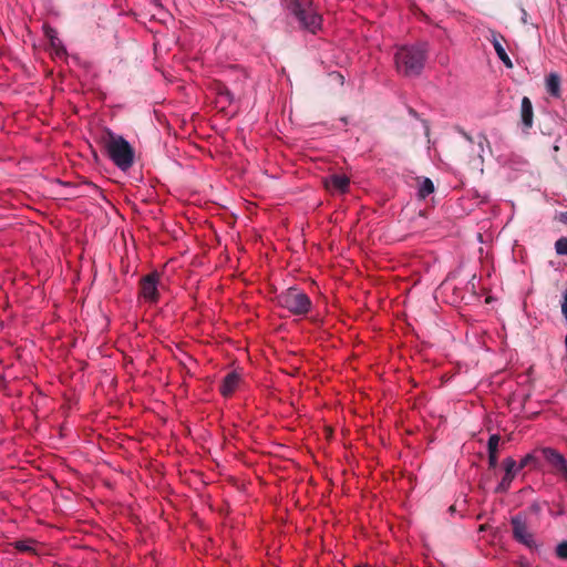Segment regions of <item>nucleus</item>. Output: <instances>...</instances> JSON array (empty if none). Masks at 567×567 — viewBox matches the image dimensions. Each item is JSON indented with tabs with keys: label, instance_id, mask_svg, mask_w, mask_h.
Returning a JSON list of instances; mask_svg holds the SVG:
<instances>
[{
	"label": "nucleus",
	"instance_id": "7",
	"mask_svg": "<svg viewBox=\"0 0 567 567\" xmlns=\"http://www.w3.org/2000/svg\"><path fill=\"white\" fill-rule=\"evenodd\" d=\"M543 457L550 465L551 470L567 480V460L557 450L551 447L542 449Z\"/></svg>",
	"mask_w": 567,
	"mask_h": 567
},
{
	"label": "nucleus",
	"instance_id": "11",
	"mask_svg": "<svg viewBox=\"0 0 567 567\" xmlns=\"http://www.w3.org/2000/svg\"><path fill=\"white\" fill-rule=\"evenodd\" d=\"M504 467H505V475L497 486L498 492L507 491L509 488L512 481L514 480L516 473L518 472L516 462L511 457H507L506 460H504Z\"/></svg>",
	"mask_w": 567,
	"mask_h": 567
},
{
	"label": "nucleus",
	"instance_id": "3",
	"mask_svg": "<svg viewBox=\"0 0 567 567\" xmlns=\"http://www.w3.org/2000/svg\"><path fill=\"white\" fill-rule=\"evenodd\" d=\"M279 305L296 316H302L309 312L311 300L302 290L290 287L278 296Z\"/></svg>",
	"mask_w": 567,
	"mask_h": 567
},
{
	"label": "nucleus",
	"instance_id": "17",
	"mask_svg": "<svg viewBox=\"0 0 567 567\" xmlns=\"http://www.w3.org/2000/svg\"><path fill=\"white\" fill-rule=\"evenodd\" d=\"M216 91L220 99H223L227 103H231L234 96L226 85H224L223 83H217Z\"/></svg>",
	"mask_w": 567,
	"mask_h": 567
},
{
	"label": "nucleus",
	"instance_id": "4",
	"mask_svg": "<svg viewBox=\"0 0 567 567\" xmlns=\"http://www.w3.org/2000/svg\"><path fill=\"white\" fill-rule=\"evenodd\" d=\"M439 290L444 297L445 302L458 307V303L461 302V291L456 274H450L449 277L440 285Z\"/></svg>",
	"mask_w": 567,
	"mask_h": 567
},
{
	"label": "nucleus",
	"instance_id": "26",
	"mask_svg": "<svg viewBox=\"0 0 567 567\" xmlns=\"http://www.w3.org/2000/svg\"><path fill=\"white\" fill-rule=\"evenodd\" d=\"M466 140H467V142L471 144V146L474 148V147H475V145H474L473 140H472L471 137H467V136H466Z\"/></svg>",
	"mask_w": 567,
	"mask_h": 567
},
{
	"label": "nucleus",
	"instance_id": "23",
	"mask_svg": "<svg viewBox=\"0 0 567 567\" xmlns=\"http://www.w3.org/2000/svg\"><path fill=\"white\" fill-rule=\"evenodd\" d=\"M561 313L565 317V319L567 320V289L565 290L564 296H563Z\"/></svg>",
	"mask_w": 567,
	"mask_h": 567
},
{
	"label": "nucleus",
	"instance_id": "24",
	"mask_svg": "<svg viewBox=\"0 0 567 567\" xmlns=\"http://www.w3.org/2000/svg\"><path fill=\"white\" fill-rule=\"evenodd\" d=\"M489 466L495 467L497 465V453H488Z\"/></svg>",
	"mask_w": 567,
	"mask_h": 567
},
{
	"label": "nucleus",
	"instance_id": "25",
	"mask_svg": "<svg viewBox=\"0 0 567 567\" xmlns=\"http://www.w3.org/2000/svg\"><path fill=\"white\" fill-rule=\"evenodd\" d=\"M449 512H450L451 514L456 513V512H457V506H456V504H452V505L449 507Z\"/></svg>",
	"mask_w": 567,
	"mask_h": 567
},
{
	"label": "nucleus",
	"instance_id": "10",
	"mask_svg": "<svg viewBox=\"0 0 567 567\" xmlns=\"http://www.w3.org/2000/svg\"><path fill=\"white\" fill-rule=\"evenodd\" d=\"M512 525L515 538L526 546H532L533 536L528 533L525 522L520 517L516 516L513 517Z\"/></svg>",
	"mask_w": 567,
	"mask_h": 567
},
{
	"label": "nucleus",
	"instance_id": "9",
	"mask_svg": "<svg viewBox=\"0 0 567 567\" xmlns=\"http://www.w3.org/2000/svg\"><path fill=\"white\" fill-rule=\"evenodd\" d=\"M241 383V377L238 372L231 371L225 375L219 386V391L223 396L228 398L239 388Z\"/></svg>",
	"mask_w": 567,
	"mask_h": 567
},
{
	"label": "nucleus",
	"instance_id": "1",
	"mask_svg": "<svg viewBox=\"0 0 567 567\" xmlns=\"http://www.w3.org/2000/svg\"><path fill=\"white\" fill-rule=\"evenodd\" d=\"M100 143L118 168L126 171L132 167L134 150L123 136L115 135L111 130H105L100 137Z\"/></svg>",
	"mask_w": 567,
	"mask_h": 567
},
{
	"label": "nucleus",
	"instance_id": "19",
	"mask_svg": "<svg viewBox=\"0 0 567 567\" xmlns=\"http://www.w3.org/2000/svg\"><path fill=\"white\" fill-rule=\"evenodd\" d=\"M499 441H501V437L497 434H493L489 436L488 444H487L488 453H492V452L497 453Z\"/></svg>",
	"mask_w": 567,
	"mask_h": 567
},
{
	"label": "nucleus",
	"instance_id": "5",
	"mask_svg": "<svg viewBox=\"0 0 567 567\" xmlns=\"http://www.w3.org/2000/svg\"><path fill=\"white\" fill-rule=\"evenodd\" d=\"M292 11L305 29L316 32V30L320 28L321 17L318 13L310 9L302 8L299 2L293 4Z\"/></svg>",
	"mask_w": 567,
	"mask_h": 567
},
{
	"label": "nucleus",
	"instance_id": "12",
	"mask_svg": "<svg viewBox=\"0 0 567 567\" xmlns=\"http://www.w3.org/2000/svg\"><path fill=\"white\" fill-rule=\"evenodd\" d=\"M489 41L492 42L493 44V48L498 56V59L507 66V68H512L513 66V63H512V60L509 59L508 54L506 53L505 51V48L503 45V42L505 41L504 38L495 32V31H491V34H489Z\"/></svg>",
	"mask_w": 567,
	"mask_h": 567
},
{
	"label": "nucleus",
	"instance_id": "21",
	"mask_svg": "<svg viewBox=\"0 0 567 567\" xmlns=\"http://www.w3.org/2000/svg\"><path fill=\"white\" fill-rule=\"evenodd\" d=\"M556 553L558 557L567 559V542H563L557 546Z\"/></svg>",
	"mask_w": 567,
	"mask_h": 567
},
{
	"label": "nucleus",
	"instance_id": "8",
	"mask_svg": "<svg viewBox=\"0 0 567 567\" xmlns=\"http://www.w3.org/2000/svg\"><path fill=\"white\" fill-rule=\"evenodd\" d=\"M323 185L331 194H346L349 190L350 178L343 174H332L323 179Z\"/></svg>",
	"mask_w": 567,
	"mask_h": 567
},
{
	"label": "nucleus",
	"instance_id": "20",
	"mask_svg": "<svg viewBox=\"0 0 567 567\" xmlns=\"http://www.w3.org/2000/svg\"><path fill=\"white\" fill-rule=\"evenodd\" d=\"M555 249L558 255H567V238L561 237L555 243Z\"/></svg>",
	"mask_w": 567,
	"mask_h": 567
},
{
	"label": "nucleus",
	"instance_id": "18",
	"mask_svg": "<svg viewBox=\"0 0 567 567\" xmlns=\"http://www.w3.org/2000/svg\"><path fill=\"white\" fill-rule=\"evenodd\" d=\"M34 542L33 540H18L14 544V548L22 553H33L34 551Z\"/></svg>",
	"mask_w": 567,
	"mask_h": 567
},
{
	"label": "nucleus",
	"instance_id": "6",
	"mask_svg": "<svg viewBox=\"0 0 567 567\" xmlns=\"http://www.w3.org/2000/svg\"><path fill=\"white\" fill-rule=\"evenodd\" d=\"M158 280L159 276L156 272H151L141 279L140 293L146 301L153 303L158 300Z\"/></svg>",
	"mask_w": 567,
	"mask_h": 567
},
{
	"label": "nucleus",
	"instance_id": "15",
	"mask_svg": "<svg viewBox=\"0 0 567 567\" xmlns=\"http://www.w3.org/2000/svg\"><path fill=\"white\" fill-rule=\"evenodd\" d=\"M484 141H485V138H483V137L478 138V142L476 144L477 156L475 158H473V161L471 162L473 168L477 169L480 173H483V157H482L481 153L484 151V148H483Z\"/></svg>",
	"mask_w": 567,
	"mask_h": 567
},
{
	"label": "nucleus",
	"instance_id": "2",
	"mask_svg": "<svg viewBox=\"0 0 567 567\" xmlns=\"http://www.w3.org/2000/svg\"><path fill=\"white\" fill-rule=\"evenodd\" d=\"M394 60L399 73L405 76H416L424 68L426 45L421 43L402 47L396 51Z\"/></svg>",
	"mask_w": 567,
	"mask_h": 567
},
{
	"label": "nucleus",
	"instance_id": "13",
	"mask_svg": "<svg viewBox=\"0 0 567 567\" xmlns=\"http://www.w3.org/2000/svg\"><path fill=\"white\" fill-rule=\"evenodd\" d=\"M522 123L525 128H530L533 125V106L528 97H523L520 105Z\"/></svg>",
	"mask_w": 567,
	"mask_h": 567
},
{
	"label": "nucleus",
	"instance_id": "27",
	"mask_svg": "<svg viewBox=\"0 0 567 567\" xmlns=\"http://www.w3.org/2000/svg\"><path fill=\"white\" fill-rule=\"evenodd\" d=\"M50 38H51V43L54 45V40H58V39L54 37H50Z\"/></svg>",
	"mask_w": 567,
	"mask_h": 567
},
{
	"label": "nucleus",
	"instance_id": "16",
	"mask_svg": "<svg viewBox=\"0 0 567 567\" xmlns=\"http://www.w3.org/2000/svg\"><path fill=\"white\" fill-rule=\"evenodd\" d=\"M433 192H434V184H433V182L430 178L424 177L420 182V185H419V196L421 198H425L426 196H429Z\"/></svg>",
	"mask_w": 567,
	"mask_h": 567
},
{
	"label": "nucleus",
	"instance_id": "14",
	"mask_svg": "<svg viewBox=\"0 0 567 567\" xmlns=\"http://www.w3.org/2000/svg\"><path fill=\"white\" fill-rule=\"evenodd\" d=\"M547 92L558 97L560 95V78L556 73H550L546 79Z\"/></svg>",
	"mask_w": 567,
	"mask_h": 567
},
{
	"label": "nucleus",
	"instance_id": "22",
	"mask_svg": "<svg viewBox=\"0 0 567 567\" xmlns=\"http://www.w3.org/2000/svg\"><path fill=\"white\" fill-rule=\"evenodd\" d=\"M534 456L532 454H527L525 457L522 458L519 465H517V470H522L524 468L525 466H527L529 463H532L534 461Z\"/></svg>",
	"mask_w": 567,
	"mask_h": 567
}]
</instances>
